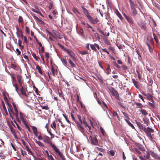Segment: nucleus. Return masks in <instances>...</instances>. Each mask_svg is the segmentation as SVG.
Returning <instances> with one entry per match:
<instances>
[{
    "mask_svg": "<svg viewBox=\"0 0 160 160\" xmlns=\"http://www.w3.org/2000/svg\"><path fill=\"white\" fill-rule=\"evenodd\" d=\"M144 131L150 140L153 141L154 135L152 133L154 132V130L148 127L144 128Z\"/></svg>",
    "mask_w": 160,
    "mask_h": 160,
    "instance_id": "nucleus-1",
    "label": "nucleus"
},
{
    "mask_svg": "<svg viewBox=\"0 0 160 160\" xmlns=\"http://www.w3.org/2000/svg\"><path fill=\"white\" fill-rule=\"evenodd\" d=\"M130 6L133 15V16L136 15L137 14V9H139V8L137 7L136 2L130 0Z\"/></svg>",
    "mask_w": 160,
    "mask_h": 160,
    "instance_id": "nucleus-2",
    "label": "nucleus"
},
{
    "mask_svg": "<svg viewBox=\"0 0 160 160\" xmlns=\"http://www.w3.org/2000/svg\"><path fill=\"white\" fill-rule=\"evenodd\" d=\"M43 142L49 144V145L51 146L53 149L56 147V146L52 142L50 138L47 136H44Z\"/></svg>",
    "mask_w": 160,
    "mask_h": 160,
    "instance_id": "nucleus-3",
    "label": "nucleus"
},
{
    "mask_svg": "<svg viewBox=\"0 0 160 160\" xmlns=\"http://www.w3.org/2000/svg\"><path fill=\"white\" fill-rule=\"evenodd\" d=\"M11 77L12 78V85L15 88L16 91L18 93V91L19 90V89L16 83L17 79L16 77L15 76V75L12 74V76H11Z\"/></svg>",
    "mask_w": 160,
    "mask_h": 160,
    "instance_id": "nucleus-4",
    "label": "nucleus"
},
{
    "mask_svg": "<svg viewBox=\"0 0 160 160\" xmlns=\"http://www.w3.org/2000/svg\"><path fill=\"white\" fill-rule=\"evenodd\" d=\"M89 139L92 144L94 145H97L98 143V141L97 138L95 137H92L90 136Z\"/></svg>",
    "mask_w": 160,
    "mask_h": 160,
    "instance_id": "nucleus-5",
    "label": "nucleus"
},
{
    "mask_svg": "<svg viewBox=\"0 0 160 160\" xmlns=\"http://www.w3.org/2000/svg\"><path fill=\"white\" fill-rule=\"evenodd\" d=\"M34 8H32L31 9V10L34 12L39 14L41 16L43 17L37 5H35L34 6Z\"/></svg>",
    "mask_w": 160,
    "mask_h": 160,
    "instance_id": "nucleus-6",
    "label": "nucleus"
},
{
    "mask_svg": "<svg viewBox=\"0 0 160 160\" xmlns=\"http://www.w3.org/2000/svg\"><path fill=\"white\" fill-rule=\"evenodd\" d=\"M88 18L91 23L94 24L97 23L99 21L97 18H93L91 16H89Z\"/></svg>",
    "mask_w": 160,
    "mask_h": 160,
    "instance_id": "nucleus-7",
    "label": "nucleus"
},
{
    "mask_svg": "<svg viewBox=\"0 0 160 160\" xmlns=\"http://www.w3.org/2000/svg\"><path fill=\"white\" fill-rule=\"evenodd\" d=\"M53 149L56 153L58 154V155L62 160H65V158L64 156L56 147Z\"/></svg>",
    "mask_w": 160,
    "mask_h": 160,
    "instance_id": "nucleus-8",
    "label": "nucleus"
},
{
    "mask_svg": "<svg viewBox=\"0 0 160 160\" xmlns=\"http://www.w3.org/2000/svg\"><path fill=\"white\" fill-rule=\"evenodd\" d=\"M12 104L15 112V113L14 114L16 117H18V112L17 108L18 105L14 102H12Z\"/></svg>",
    "mask_w": 160,
    "mask_h": 160,
    "instance_id": "nucleus-9",
    "label": "nucleus"
},
{
    "mask_svg": "<svg viewBox=\"0 0 160 160\" xmlns=\"http://www.w3.org/2000/svg\"><path fill=\"white\" fill-rule=\"evenodd\" d=\"M11 67L16 71L18 70L19 68V67L18 65L15 62H11Z\"/></svg>",
    "mask_w": 160,
    "mask_h": 160,
    "instance_id": "nucleus-10",
    "label": "nucleus"
},
{
    "mask_svg": "<svg viewBox=\"0 0 160 160\" xmlns=\"http://www.w3.org/2000/svg\"><path fill=\"white\" fill-rule=\"evenodd\" d=\"M109 90L112 96L115 97L118 96V93L113 88H109Z\"/></svg>",
    "mask_w": 160,
    "mask_h": 160,
    "instance_id": "nucleus-11",
    "label": "nucleus"
},
{
    "mask_svg": "<svg viewBox=\"0 0 160 160\" xmlns=\"http://www.w3.org/2000/svg\"><path fill=\"white\" fill-rule=\"evenodd\" d=\"M19 115L20 118L22 122L26 124V122H27V120L25 118V116L24 114L22 112L19 113Z\"/></svg>",
    "mask_w": 160,
    "mask_h": 160,
    "instance_id": "nucleus-12",
    "label": "nucleus"
},
{
    "mask_svg": "<svg viewBox=\"0 0 160 160\" xmlns=\"http://www.w3.org/2000/svg\"><path fill=\"white\" fill-rule=\"evenodd\" d=\"M4 100L6 102V104H7L8 106V111L9 114H10V109H10V104L9 102V100L5 95H4Z\"/></svg>",
    "mask_w": 160,
    "mask_h": 160,
    "instance_id": "nucleus-13",
    "label": "nucleus"
},
{
    "mask_svg": "<svg viewBox=\"0 0 160 160\" xmlns=\"http://www.w3.org/2000/svg\"><path fill=\"white\" fill-rule=\"evenodd\" d=\"M151 155L152 157L155 159H158V160H160V157L155 152L151 151Z\"/></svg>",
    "mask_w": 160,
    "mask_h": 160,
    "instance_id": "nucleus-14",
    "label": "nucleus"
},
{
    "mask_svg": "<svg viewBox=\"0 0 160 160\" xmlns=\"http://www.w3.org/2000/svg\"><path fill=\"white\" fill-rule=\"evenodd\" d=\"M132 80L134 85L136 88H138L140 86V83L136 81L134 79H132Z\"/></svg>",
    "mask_w": 160,
    "mask_h": 160,
    "instance_id": "nucleus-15",
    "label": "nucleus"
},
{
    "mask_svg": "<svg viewBox=\"0 0 160 160\" xmlns=\"http://www.w3.org/2000/svg\"><path fill=\"white\" fill-rule=\"evenodd\" d=\"M57 122V120H54L51 125V128L55 131L56 129V124Z\"/></svg>",
    "mask_w": 160,
    "mask_h": 160,
    "instance_id": "nucleus-16",
    "label": "nucleus"
},
{
    "mask_svg": "<svg viewBox=\"0 0 160 160\" xmlns=\"http://www.w3.org/2000/svg\"><path fill=\"white\" fill-rule=\"evenodd\" d=\"M16 29H17V36L18 37H21V34L22 33V32L21 30H20L18 27H17L16 28Z\"/></svg>",
    "mask_w": 160,
    "mask_h": 160,
    "instance_id": "nucleus-17",
    "label": "nucleus"
},
{
    "mask_svg": "<svg viewBox=\"0 0 160 160\" xmlns=\"http://www.w3.org/2000/svg\"><path fill=\"white\" fill-rule=\"evenodd\" d=\"M124 16L125 18L126 19L128 22H129L130 24H132L133 22L131 18L129 17L126 15H124Z\"/></svg>",
    "mask_w": 160,
    "mask_h": 160,
    "instance_id": "nucleus-18",
    "label": "nucleus"
},
{
    "mask_svg": "<svg viewBox=\"0 0 160 160\" xmlns=\"http://www.w3.org/2000/svg\"><path fill=\"white\" fill-rule=\"evenodd\" d=\"M69 53L70 56L72 58L73 61L75 62L76 61V58L75 57V54L74 53L71 51Z\"/></svg>",
    "mask_w": 160,
    "mask_h": 160,
    "instance_id": "nucleus-19",
    "label": "nucleus"
},
{
    "mask_svg": "<svg viewBox=\"0 0 160 160\" xmlns=\"http://www.w3.org/2000/svg\"><path fill=\"white\" fill-rule=\"evenodd\" d=\"M52 32L59 39H61L62 38L60 35V33L58 31L55 30H53Z\"/></svg>",
    "mask_w": 160,
    "mask_h": 160,
    "instance_id": "nucleus-20",
    "label": "nucleus"
},
{
    "mask_svg": "<svg viewBox=\"0 0 160 160\" xmlns=\"http://www.w3.org/2000/svg\"><path fill=\"white\" fill-rule=\"evenodd\" d=\"M144 96L146 97L147 98L148 100H152V101L153 100L152 99V96L151 94H150L144 93Z\"/></svg>",
    "mask_w": 160,
    "mask_h": 160,
    "instance_id": "nucleus-21",
    "label": "nucleus"
},
{
    "mask_svg": "<svg viewBox=\"0 0 160 160\" xmlns=\"http://www.w3.org/2000/svg\"><path fill=\"white\" fill-rule=\"evenodd\" d=\"M136 123L137 125L142 130H143L146 128L144 127L143 125L141 124V123L139 122L136 121Z\"/></svg>",
    "mask_w": 160,
    "mask_h": 160,
    "instance_id": "nucleus-22",
    "label": "nucleus"
},
{
    "mask_svg": "<svg viewBox=\"0 0 160 160\" xmlns=\"http://www.w3.org/2000/svg\"><path fill=\"white\" fill-rule=\"evenodd\" d=\"M116 14L118 17L121 20H122L123 19L121 14L117 10H116L115 12Z\"/></svg>",
    "mask_w": 160,
    "mask_h": 160,
    "instance_id": "nucleus-23",
    "label": "nucleus"
},
{
    "mask_svg": "<svg viewBox=\"0 0 160 160\" xmlns=\"http://www.w3.org/2000/svg\"><path fill=\"white\" fill-rule=\"evenodd\" d=\"M82 9H83V11H84L85 14L86 15V16L88 18L89 16H90L89 15V13L88 12V10L84 7L82 8Z\"/></svg>",
    "mask_w": 160,
    "mask_h": 160,
    "instance_id": "nucleus-24",
    "label": "nucleus"
},
{
    "mask_svg": "<svg viewBox=\"0 0 160 160\" xmlns=\"http://www.w3.org/2000/svg\"><path fill=\"white\" fill-rule=\"evenodd\" d=\"M138 147L141 151H144L145 150L144 147L141 144H138Z\"/></svg>",
    "mask_w": 160,
    "mask_h": 160,
    "instance_id": "nucleus-25",
    "label": "nucleus"
},
{
    "mask_svg": "<svg viewBox=\"0 0 160 160\" xmlns=\"http://www.w3.org/2000/svg\"><path fill=\"white\" fill-rule=\"evenodd\" d=\"M61 60L62 63L66 66L68 65V63L66 59L64 58H62L61 59Z\"/></svg>",
    "mask_w": 160,
    "mask_h": 160,
    "instance_id": "nucleus-26",
    "label": "nucleus"
},
{
    "mask_svg": "<svg viewBox=\"0 0 160 160\" xmlns=\"http://www.w3.org/2000/svg\"><path fill=\"white\" fill-rule=\"evenodd\" d=\"M146 155L144 156V157L148 159L150 158V155H151V151L150 152L146 151Z\"/></svg>",
    "mask_w": 160,
    "mask_h": 160,
    "instance_id": "nucleus-27",
    "label": "nucleus"
},
{
    "mask_svg": "<svg viewBox=\"0 0 160 160\" xmlns=\"http://www.w3.org/2000/svg\"><path fill=\"white\" fill-rule=\"evenodd\" d=\"M17 79L19 84L22 83V77L20 75H18L17 76Z\"/></svg>",
    "mask_w": 160,
    "mask_h": 160,
    "instance_id": "nucleus-28",
    "label": "nucleus"
},
{
    "mask_svg": "<svg viewBox=\"0 0 160 160\" xmlns=\"http://www.w3.org/2000/svg\"><path fill=\"white\" fill-rule=\"evenodd\" d=\"M140 111L144 115L146 116L148 114L146 111L144 109H141Z\"/></svg>",
    "mask_w": 160,
    "mask_h": 160,
    "instance_id": "nucleus-29",
    "label": "nucleus"
},
{
    "mask_svg": "<svg viewBox=\"0 0 160 160\" xmlns=\"http://www.w3.org/2000/svg\"><path fill=\"white\" fill-rule=\"evenodd\" d=\"M141 28L142 29L145 30L146 29V23L144 22L142 23L141 25Z\"/></svg>",
    "mask_w": 160,
    "mask_h": 160,
    "instance_id": "nucleus-30",
    "label": "nucleus"
},
{
    "mask_svg": "<svg viewBox=\"0 0 160 160\" xmlns=\"http://www.w3.org/2000/svg\"><path fill=\"white\" fill-rule=\"evenodd\" d=\"M36 68L38 69V72L41 75L42 74V72L41 69L40 67L38 65H37L36 66Z\"/></svg>",
    "mask_w": 160,
    "mask_h": 160,
    "instance_id": "nucleus-31",
    "label": "nucleus"
},
{
    "mask_svg": "<svg viewBox=\"0 0 160 160\" xmlns=\"http://www.w3.org/2000/svg\"><path fill=\"white\" fill-rule=\"evenodd\" d=\"M35 142L37 143L38 144V145L40 146H41V147H44V145L43 144V143L41 142L40 141H37V140H36L35 141Z\"/></svg>",
    "mask_w": 160,
    "mask_h": 160,
    "instance_id": "nucleus-32",
    "label": "nucleus"
},
{
    "mask_svg": "<svg viewBox=\"0 0 160 160\" xmlns=\"http://www.w3.org/2000/svg\"><path fill=\"white\" fill-rule=\"evenodd\" d=\"M143 121L144 122L146 123L147 125H148L149 123V120L147 118H143Z\"/></svg>",
    "mask_w": 160,
    "mask_h": 160,
    "instance_id": "nucleus-33",
    "label": "nucleus"
},
{
    "mask_svg": "<svg viewBox=\"0 0 160 160\" xmlns=\"http://www.w3.org/2000/svg\"><path fill=\"white\" fill-rule=\"evenodd\" d=\"M100 129L102 135L104 136H105L106 135V133L104 130L103 129V128L102 127H100Z\"/></svg>",
    "mask_w": 160,
    "mask_h": 160,
    "instance_id": "nucleus-34",
    "label": "nucleus"
},
{
    "mask_svg": "<svg viewBox=\"0 0 160 160\" xmlns=\"http://www.w3.org/2000/svg\"><path fill=\"white\" fill-rule=\"evenodd\" d=\"M40 107L42 109L48 110L49 109L48 105L42 106L40 105Z\"/></svg>",
    "mask_w": 160,
    "mask_h": 160,
    "instance_id": "nucleus-35",
    "label": "nucleus"
},
{
    "mask_svg": "<svg viewBox=\"0 0 160 160\" xmlns=\"http://www.w3.org/2000/svg\"><path fill=\"white\" fill-rule=\"evenodd\" d=\"M135 104L140 108H143L142 105L140 102H136Z\"/></svg>",
    "mask_w": 160,
    "mask_h": 160,
    "instance_id": "nucleus-36",
    "label": "nucleus"
},
{
    "mask_svg": "<svg viewBox=\"0 0 160 160\" xmlns=\"http://www.w3.org/2000/svg\"><path fill=\"white\" fill-rule=\"evenodd\" d=\"M90 47H91V49L92 50H93L95 51H96L97 50L95 46V45H94V44H90Z\"/></svg>",
    "mask_w": 160,
    "mask_h": 160,
    "instance_id": "nucleus-37",
    "label": "nucleus"
},
{
    "mask_svg": "<svg viewBox=\"0 0 160 160\" xmlns=\"http://www.w3.org/2000/svg\"><path fill=\"white\" fill-rule=\"evenodd\" d=\"M106 70L107 71L106 73L108 75L109 74H110V72L111 71L110 68V66L109 65H108V67L106 69Z\"/></svg>",
    "mask_w": 160,
    "mask_h": 160,
    "instance_id": "nucleus-38",
    "label": "nucleus"
},
{
    "mask_svg": "<svg viewBox=\"0 0 160 160\" xmlns=\"http://www.w3.org/2000/svg\"><path fill=\"white\" fill-rule=\"evenodd\" d=\"M147 45L148 47L149 52L151 53L153 52V48L149 44L147 43Z\"/></svg>",
    "mask_w": 160,
    "mask_h": 160,
    "instance_id": "nucleus-39",
    "label": "nucleus"
},
{
    "mask_svg": "<svg viewBox=\"0 0 160 160\" xmlns=\"http://www.w3.org/2000/svg\"><path fill=\"white\" fill-rule=\"evenodd\" d=\"M97 78L99 81V82L101 83H103V80L102 77L99 75H97Z\"/></svg>",
    "mask_w": 160,
    "mask_h": 160,
    "instance_id": "nucleus-40",
    "label": "nucleus"
},
{
    "mask_svg": "<svg viewBox=\"0 0 160 160\" xmlns=\"http://www.w3.org/2000/svg\"><path fill=\"white\" fill-rule=\"evenodd\" d=\"M78 127L82 132L84 130V128L81 126L80 124H78Z\"/></svg>",
    "mask_w": 160,
    "mask_h": 160,
    "instance_id": "nucleus-41",
    "label": "nucleus"
},
{
    "mask_svg": "<svg viewBox=\"0 0 160 160\" xmlns=\"http://www.w3.org/2000/svg\"><path fill=\"white\" fill-rule=\"evenodd\" d=\"M31 127L33 130V133L38 132L37 128L36 127L34 126H31Z\"/></svg>",
    "mask_w": 160,
    "mask_h": 160,
    "instance_id": "nucleus-42",
    "label": "nucleus"
},
{
    "mask_svg": "<svg viewBox=\"0 0 160 160\" xmlns=\"http://www.w3.org/2000/svg\"><path fill=\"white\" fill-rule=\"evenodd\" d=\"M3 109L6 114L7 115H8V111L7 110V109L5 107V105L4 104H3Z\"/></svg>",
    "mask_w": 160,
    "mask_h": 160,
    "instance_id": "nucleus-43",
    "label": "nucleus"
},
{
    "mask_svg": "<svg viewBox=\"0 0 160 160\" xmlns=\"http://www.w3.org/2000/svg\"><path fill=\"white\" fill-rule=\"evenodd\" d=\"M21 94L24 96L26 97H27V96L25 92V91L23 90V91H20Z\"/></svg>",
    "mask_w": 160,
    "mask_h": 160,
    "instance_id": "nucleus-44",
    "label": "nucleus"
},
{
    "mask_svg": "<svg viewBox=\"0 0 160 160\" xmlns=\"http://www.w3.org/2000/svg\"><path fill=\"white\" fill-rule=\"evenodd\" d=\"M53 6V4L52 2L49 3V5L48 6V8L49 10H51Z\"/></svg>",
    "mask_w": 160,
    "mask_h": 160,
    "instance_id": "nucleus-45",
    "label": "nucleus"
},
{
    "mask_svg": "<svg viewBox=\"0 0 160 160\" xmlns=\"http://www.w3.org/2000/svg\"><path fill=\"white\" fill-rule=\"evenodd\" d=\"M47 31L48 32V34L49 35H50L51 37H53L54 38H55V36L53 34H52V32H51L49 31L48 30H47Z\"/></svg>",
    "mask_w": 160,
    "mask_h": 160,
    "instance_id": "nucleus-46",
    "label": "nucleus"
},
{
    "mask_svg": "<svg viewBox=\"0 0 160 160\" xmlns=\"http://www.w3.org/2000/svg\"><path fill=\"white\" fill-rule=\"evenodd\" d=\"M19 87L20 88V91H23V90H24V88L22 86V83H21V84H19Z\"/></svg>",
    "mask_w": 160,
    "mask_h": 160,
    "instance_id": "nucleus-47",
    "label": "nucleus"
},
{
    "mask_svg": "<svg viewBox=\"0 0 160 160\" xmlns=\"http://www.w3.org/2000/svg\"><path fill=\"white\" fill-rule=\"evenodd\" d=\"M109 153L111 156H113L115 154V152L113 150H111L109 151Z\"/></svg>",
    "mask_w": 160,
    "mask_h": 160,
    "instance_id": "nucleus-48",
    "label": "nucleus"
},
{
    "mask_svg": "<svg viewBox=\"0 0 160 160\" xmlns=\"http://www.w3.org/2000/svg\"><path fill=\"white\" fill-rule=\"evenodd\" d=\"M39 50V53L40 54V52H41L42 53L44 52V49L43 47H42L41 50H40L39 48H38Z\"/></svg>",
    "mask_w": 160,
    "mask_h": 160,
    "instance_id": "nucleus-49",
    "label": "nucleus"
},
{
    "mask_svg": "<svg viewBox=\"0 0 160 160\" xmlns=\"http://www.w3.org/2000/svg\"><path fill=\"white\" fill-rule=\"evenodd\" d=\"M7 122L8 124V127H7V126H6V127L8 129H10V122L8 120H7Z\"/></svg>",
    "mask_w": 160,
    "mask_h": 160,
    "instance_id": "nucleus-50",
    "label": "nucleus"
},
{
    "mask_svg": "<svg viewBox=\"0 0 160 160\" xmlns=\"http://www.w3.org/2000/svg\"><path fill=\"white\" fill-rule=\"evenodd\" d=\"M32 56L37 61H38V57L36 56V55L33 53L32 54Z\"/></svg>",
    "mask_w": 160,
    "mask_h": 160,
    "instance_id": "nucleus-51",
    "label": "nucleus"
},
{
    "mask_svg": "<svg viewBox=\"0 0 160 160\" xmlns=\"http://www.w3.org/2000/svg\"><path fill=\"white\" fill-rule=\"evenodd\" d=\"M80 53L82 55H86L88 54V52L87 51H82L80 52Z\"/></svg>",
    "mask_w": 160,
    "mask_h": 160,
    "instance_id": "nucleus-52",
    "label": "nucleus"
},
{
    "mask_svg": "<svg viewBox=\"0 0 160 160\" xmlns=\"http://www.w3.org/2000/svg\"><path fill=\"white\" fill-rule=\"evenodd\" d=\"M51 71H52V73L53 74V75L54 76H55V69H54L53 67V66L52 67Z\"/></svg>",
    "mask_w": 160,
    "mask_h": 160,
    "instance_id": "nucleus-53",
    "label": "nucleus"
},
{
    "mask_svg": "<svg viewBox=\"0 0 160 160\" xmlns=\"http://www.w3.org/2000/svg\"><path fill=\"white\" fill-rule=\"evenodd\" d=\"M113 64H114V65L116 67H117V68H120V66L119 65H118L117 64V63H116V61H114V62H113Z\"/></svg>",
    "mask_w": 160,
    "mask_h": 160,
    "instance_id": "nucleus-54",
    "label": "nucleus"
},
{
    "mask_svg": "<svg viewBox=\"0 0 160 160\" xmlns=\"http://www.w3.org/2000/svg\"><path fill=\"white\" fill-rule=\"evenodd\" d=\"M21 152L22 153V155L23 156L27 155L26 151H23L22 149H21Z\"/></svg>",
    "mask_w": 160,
    "mask_h": 160,
    "instance_id": "nucleus-55",
    "label": "nucleus"
},
{
    "mask_svg": "<svg viewBox=\"0 0 160 160\" xmlns=\"http://www.w3.org/2000/svg\"><path fill=\"white\" fill-rule=\"evenodd\" d=\"M78 117L80 122L81 124L82 123V119L81 116L80 115H78Z\"/></svg>",
    "mask_w": 160,
    "mask_h": 160,
    "instance_id": "nucleus-56",
    "label": "nucleus"
},
{
    "mask_svg": "<svg viewBox=\"0 0 160 160\" xmlns=\"http://www.w3.org/2000/svg\"><path fill=\"white\" fill-rule=\"evenodd\" d=\"M18 22H23V18L21 16H19V17Z\"/></svg>",
    "mask_w": 160,
    "mask_h": 160,
    "instance_id": "nucleus-57",
    "label": "nucleus"
},
{
    "mask_svg": "<svg viewBox=\"0 0 160 160\" xmlns=\"http://www.w3.org/2000/svg\"><path fill=\"white\" fill-rule=\"evenodd\" d=\"M24 125H25V126L27 128L29 132H30V128L28 126L27 123V122H26V124L25 123H23Z\"/></svg>",
    "mask_w": 160,
    "mask_h": 160,
    "instance_id": "nucleus-58",
    "label": "nucleus"
},
{
    "mask_svg": "<svg viewBox=\"0 0 160 160\" xmlns=\"http://www.w3.org/2000/svg\"><path fill=\"white\" fill-rule=\"evenodd\" d=\"M96 148L97 150H99L101 152H103L104 151V150L102 148H100L98 147H96Z\"/></svg>",
    "mask_w": 160,
    "mask_h": 160,
    "instance_id": "nucleus-59",
    "label": "nucleus"
},
{
    "mask_svg": "<svg viewBox=\"0 0 160 160\" xmlns=\"http://www.w3.org/2000/svg\"><path fill=\"white\" fill-rule=\"evenodd\" d=\"M58 94H59V95L60 97H62L64 99H65V98H64V97H63V94L62 93V92L61 91L60 92H58Z\"/></svg>",
    "mask_w": 160,
    "mask_h": 160,
    "instance_id": "nucleus-60",
    "label": "nucleus"
},
{
    "mask_svg": "<svg viewBox=\"0 0 160 160\" xmlns=\"http://www.w3.org/2000/svg\"><path fill=\"white\" fill-rule=\"evenodd\" d=\"M11 145L12 147V148H13V150L15 151H16L17 149H16V147L11 143Z\"/></svg>",
    "mask_w": 160,
    "mask_h": 160,
    "instance_id": "nucleus-61",
    "label": "nucleus"
},
{
    "mask_svg": "<svg viewBox=\"0 0 160 160\" xmlns=\"http://www.w3.org/2000/svg\"><path fill=\"white\" fill-rule=\"evenodd\" d=\"M112 114H113V115L114 116H116L117 118L118 117V114L116 112H115L114 111Z\"/></svg>",
    "mask_w": 160,
    "mask_h": 160,
    "instance_id": "nucleus-62",
    "label": "nucleus"
},
{
    "mask_svg": "<svg viewBox=\"0 0 160 160\" xmlns=\"http://www.w3.org/2000/svg\"><path fill=\"white\" fill-rule=\"evenodd\" d=\"M69 63L71 65L72 67H75V64L72 62V61L70 62Z\"/></svg>",
    "mask_w": 160,
    "mask_h": 160,
    "instance_id": "nucleus-63",
    "label": "nucleus"
},
{
    "mask_svg": "<svg viewBox=\"0 0 160 160\" xmlns=\"http://www.w3.org/2000/svg\"><path fill=\"white\" fill-rule=\"evenodd\" d=\"M27 151L28 152V153L29 154L32 155L33 154V153L31 150H30L29 149L28 150H27Z\"/></svg>",
    "mask_w": 160,
    "mask_h": 160,
    "instance_id": "nucleus-64",
    "label": "nucleus"
}]
</instances>
